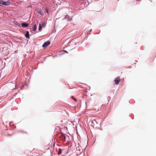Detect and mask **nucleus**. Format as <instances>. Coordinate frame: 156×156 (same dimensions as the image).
<instances>
[{"instance_id":"1","label":"nucleus","mask_w":156,"mask_h":156,"mask_svg":"<svg viewBox=\"0 0 156 156\" xmlns=\"http://www.w3.org/2000/svg\"><path fill=\"white\" fill-rule=\"evenodd\" d=\"M10 2H3L2 0L0 1V6L8 5H10Z\"/></svg>"},{"instance_id":"2","label":"nucleus","mask_w":156,"mask_h":156,"mask_svg":"<svg viewBox=\"0 0 156 156\" xmlns=\"http://www.w3.org/2000/svg\"><path fill=\"white\" fill-rule=\"evenodd\" d=\"M50 43V42L49 41H47L44 43L42 45V47L43 48H45L49 45Z\"/></svg>"},{"instance_id":"3","label":"nucleus","mask_w":156,"mask_h":156,"mask_svg":"<svg viewBox=\"0 0 156 156\" xmlns=\"http://www.w3.org/2000/svg\"><path fill=\"white\" fill-rule=\"evenodd\" d=\"M120 81V79L119 77H116L114 80V81L116 84H118Z\"/></svg>"},{"instance_id":"4","label":"nucleus","mask_w":156,"mask_h":156,"mask_svg":"<svg viewBox=\"0 0 156 156\" xmlns=\"http://www.w3.org/2000/svg\"><path fill=\"white\" fill-rule=\"evenodd\" d=\"M28 24L26 23H23L22 24V26L23 27H27L28 26Z\"/></svg>"},{"instance_id":"5","label":"nucleus","mask_w":156,"mask_h":156,"mask_svg":"<svg viewBox=\"0 0 156 156\" xmlns=\"http://www.w3.org/2000/svg\"><path fill=\"white\" fill-rule=\"evenodd\" d=\"M25 36L27 38H29V34L28 31H27L25 35Z\"/></svg>"},{"instance_id":"6","label":"nucleus","mask_w":156,"mask_h":156,"mask_svg":"<svg viewBox=\"0 0 156 156\" xmlns=\"http://www.w3.org/2000/svg\"><path fill=\"white\" fill-rule=\"evenodd\" d=\"M62 150L60 148L59 149L58 152V154H61L62 153Z\"/></svg>"},{"instance_id":"7","label":"nucleus","mask_w":156,"mask_h":156,"mask_svg":"<svg viewBox=\"0 0 156 156\" xmlns=\"http://www.w3.org/2000/svg\"><path fill=\"white\" fill-rule=\"evenodd\" d=\"M37 27L36 25H34L33 27V30L35 31L36 30Z\"/></svg>"},{"instance_id":"8","label":"nucleus","mask_w":156,"mask_h":156,"mask_svg":"<svg viewBox=\"0 0 156 156\" xmlns=\"http://www.w3.org/2000/svg\"><path fill=\"white\" fill-rule=\"evenodd\" d=\"M42 27L41 24H39V27L38 28V30L39 31H41V29Z\"/></svg>"},{"instance_id":"9","label":"nucleus","mask_w":156,"mask_h":156,"mask_svg":"<svg viewBox=\"0 0 156 156\" xmlns=\"http://www.w3.org/2000/svg\"><path fill=\"white\" fill-rule=\"evenodd\" d=\"M41 24L42 27L43 26L44 27H45L46 26V23H44V22L42 23V24Z\"/></svg>"},{"instance_id":"10","label":"nucleus","mask_w":156,"mask_h":156,"mask_svg":"<svg viewBox=\"0 0 156 156\" xmlns=\"http://www.w3.org/2000/svg\"><path fill=\"white\" fill-rule=\"evenodd\" d=\"M73 99L74 100H75V101H76V99L75 98H73Z\"/></svg>"},{"instance_id":"11","label":"nucleus","mask_w":156,"mask_h":156,"mask_svg":"<svg viewBox=\"0 0 156 156\" xmlns=\"http://www.w3.org/2000/svg\"><path fill=\"white\" fill-rule=\"evenodd\" d=\"M72 98L73 99V98H74L73 96H72Z\"/></svg>"}]
</instances>
